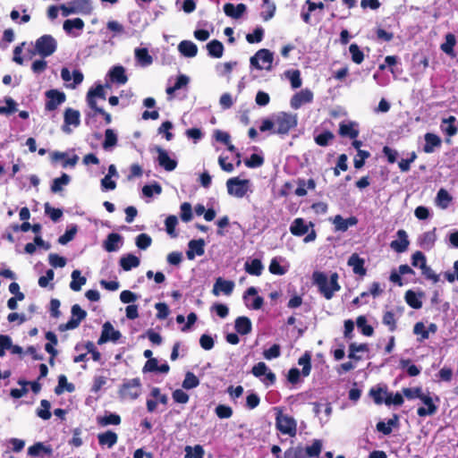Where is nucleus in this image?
<instances>
[{"label":"nucleus","mask_w":458,"mask_h":458,"mask_svg":"<svg viewBox=\"0 0 458 458\" xmlns=\"http://www.w3.org/2000/svg\"><path fill=\"white\" fill-rule=\"evenodd\" d=\"M455 44V36L452 33H447L445 35V41L443 44H441L440 49L449 56L454 57L456 55L454 50Z\"/></svg>","instance_id":"nucleus-41"},{"label":"nucleus","mask_w":458,"mask_h":458,"mask_svg":"<svg viewBox=\"0 0 458 458\" xmlns=\"http://www.w3.org/2000/svg\"><path fill=\"white\" fill-rule=\"evenodd\" d=\"M98 425H100L102 427H106L108 425L117 426L121 423V417H120V415H118L116 413H109L103 417H98Z\"/></svg>","instance_id":"nucleus-46"},{"label":"nucleus","mask_w":458,"mask_h":458,"mask_svg":"<svg viewBox=\"0 0 458 458\" xmlns=\"http://www.w3.org/2000/svg\"><path fill=\"white\" fill-rule=\"evenodd\" d=\"M398 415L394 414L392 419H389L387 422L378 421L376 425V428L378 432L384 434L385 436H388L392 433L393 427L398 426Z\"/></svg>","instance_id":"nucleus-34"},{"label":"nucleus","mask_w":458,"mask_h":458,"mask_svg":"<svg viewBox=\"0 0 458 458\" xmlns=\"http://www.w3.org/2000/svg\"><path fill=\"white\" fill-rule=\"evenodd\" d=\"M456 118L454 115H450L447 118H444L441 123V130L447 136L453 137L458 131V127L455 125Z\"/></svg>","instance_id":"nucleus-36"},{"label":"nucleus","mask_w":458,"mask_h":458,"mask_svg":"<svg viewBox=\"0 0 458 458\" xmlns=\"http://www.w3.org/2000/svg\"><path fill=\"white\" fill-rule=\"evenodd\" d=\"M223 9L225 15L228 17L239 19L245 13L246 6L244 4H238L237 5H234L232 3H226L224 4Z\"/></svg>","instance_id":"nucleus-27"},{"label":"nucleus","mask_w":458,"mask_h":458,"mask_svg":"<svg viewBox=\"0 0 458 458\" xmlns=\"http://www.w3.org/2000/svg\"><path fill=\"white\" fill-rule=\"evenodd\" d=\"M274 60L273 53L267 49L262 48L256 52V54L250 57V65L257 70H271Z\"/></svg>","instance_id":"nucleus-6"},{"label":"nucleus","mask_w":458,"mask_h":458,"mask_svg":"<svg viewBox=\"0 0 458 458\" xmlns=\"http://www.w3.org/2000/svg\"><path fill=\"white\" fill-rule=\"evenodd\" d=\"M276 428L284 435L290 437H295L297 433V423L296 420L289 416L284 415L282 412H278L276 417Z\"/></svg>","instance_id":"nucleus-7"},{"label":"nucleus","mask_w":458,"mask_h":458,"mask_svg":"<svg viewBox=\"0 0 458 458\" xmlns=\"http://www.w3.org/2000/svg\"><path fill=\"white\" fill-rule=\"evenodd\" d=\"M122 236L119 233H109L104 242V248L108 252L115 251L119 249L118 243L122 242Z\"/></svg>","instance_id":"nucleus-39"},{"label":"nucleus","mask_w":458,"mask_h":458,"mask_svg":"<svg viewBox=\"0 0 458 458\" xmlns=\"http://www.w3.org/2000/svg\"><path fill=\"white\" fill-rule=\"evenodd\" d=\"M45 95L47 98L45 109L47 111H55L66 100L65 94L58 89H49L46 91Z\"/></svg>","instance_id":"nucleus-10"},{"label":"nucleus","mask_w":458,"mask_h":458,"mask_svg":"<svg viewBox=\"0 0 458 458\" xmlns=\"http://www.w3.org/2000/svg\"><path fill=\"white\" fill-rule=\"evenodd\" d=\"M356 123L350 122L348 123L342 122L339 124L338 133L342 137H349L350 139H356L359 136V130L355 128Z\"/></svg>","instance_id":"nucleus-32"},{"label":"nucleus","mask_w":458,"mask_h":458,"mask_svg":"<svg viewBox=\"0 0 458 458\" xmlns=\"http://www.w3.org/2000/svg\"><path fill=\"white\" fill-rule=\"evenodd\" d=\"M234 328L236 332L242 335H248L252 329L251 321L248 317H238L234 322Z\"/></svg>","instance_id":"nucleus-29"},{"label":"nucleus","mask_w":458,"mask_h":458,"mask_svg":"<svg viewBox=\"0 0 458 458\" xmlns=\"http://www.w3.org/2000/svg\"><path fill=\"white\" fill-rule=\"evenodd\" d=\"M274 116L276 129L273 131V133L286 135L297 126L298 119L295 114L280 112Z\"/></svg>","instance_id":"nucleus-3"},{"label":"nucleus","mask_w":458,"mask_h":458,"mask_svg":"<svg viewBox=\"0 0 458 458\" xmlns=\"http://www.w3.org/2000/svg\"><path fill=\"white\" fill-rule=\"evenodd\" d=\"M177 224H178V219H177L176 216H174V215L168 216L165 221L166 233L169 235H171L172 237L177 236V234L175 233V227H176Z\"/></svg>","instance_id":"nucleus-64"},{"label":"nucleus","mask_w":458,"mask_h":458,"mask_svg":"<svg viewBox=\"0 0 458 458\" xmlns=\"http://www.w3.org/2000/svg\"><path fill=\"white\" fill-rule=\"evenodd\" d=\"M424 296V293L420 292L416 293L412 290H408L405 293L404 299L406 303L412 309L419 310L422 307L420 298Z\"/></svg>","instance_id":"nucleus-33"},{"label":"nucleus","mask_w":458,"mask_h":458,"mask_svg":"<svg viewBox=\"0 0 458 458\" xmlns=\"http://www.w3.org/2000/svg\"><path fill=\"white\" fill-rule=\"evenodd\" d=\"M420 400L427 406V407H419L417 410V415L419 417H426L434 415L437 411V406L434 403L432 397L429 394H423Z\"/></svg>","instance_id":"nucleus-16"},{"label":"nucleus","mask_w":458,"mask_h":458,"mask_svg":"<svg viewBox=\"0 0 458 458\" xmlns=\"http://www.w3.org/2000/svg\"><path fill=\"white\" fill-rule=\"evenodd\" d=\"M155 150L157 153V162L161 167H163L167 172L174 171L176 168L177 161L174 158H171L165 149L157 146Z\"/></svg>","instance_id":"nucleus-15"},{"label":"nucleus","mask_w":458,"mask_h":458,"mask_svg":"<svg viewBox=\"0 0 458 458\" xmlns=\"http://www.w3.org/2000/svg\"><path fill=\"white\" fill-rule=\"evenodd\" d=\"M323 448V444L320 439H314L310 445L303 447L299 445L297 446H291L285 450L284 454V458H313L319 456Z\"/></svg>","instance_id":"nucleus-2"},{"label":"nucleus","mask_w":458,"mask_h":458,"mask_svg":"<svg viewBox=\"0 0 458 458\" xmlns=\"http://www.w3.org/2000/svg\"><path fill=\"white\" fill-rule=\"evenodd\" d=\"M338 274L336 272L330 276L328 281L327 276L322 272H314L313 279L317 286L318 287L319 293L327 299L331 300L335 292L341 289L338 283Z\"/></svg>","instance_id":"nucleus-1"},{"label":"nucleus","mask_w":458,"mask_h":458,"mask_svg":"<svg viewBox=\"0 0 458 458\" xmlns=\"http://www.w3.org/2000/svg\"><path fill=\"white\" fill-rule=\"evenodd\" d=\"M61 78L63 81L68 82L73 80V82L70 85L71 88L74 89L77 85L81 84L84 79L83 73L80 70H74L72 75L71 74L68 68L64 67L61 70Z\"/></svg>","instance_id":"nucleus-24"},{"label":"nucleus","mask_w":458,"mask_h":458,"mask_svg":"<svg viewBox=\"0 0 458 458\" xmlns=\"http://www.w3.org/2000/svg\"><path fill=\"white\" fill-rule=\"evenodd\" d=\"M199 385V378L195 376L194 373L188 371L185 374L184 380L182 381V387L184 389H192L197 387Z\"/></svg>","instance_id":"nucleus-59"},{"label":"nucleus","mask_w":458,"mask_h":458,"mask_svg":"<svg viewBox=\"0 0 458 458\" xmlns=\"http://www.w3.org/2000/svg\"><path fill=\"white\" fill-rule=\"evenodd\" d=\"M141 394V381L139 377L124 380L118 390L122 400H135Z\"/></svg>","instance_id":"nucleus-5"},{"label":"nucleus","mask_w":458,"mask_h":458,"mask_svg":"<svg viewBox=\"0 0 458 458\" xmlns=\"http://www.w3.org/2000/svg\"><path fill=\"white\" fill-rule=\"evenodd\" d=\"M135 57L142 65H149L153 62L152 56L148 54L147 48H137L135 50Z\"/></svg>","instance_id":"nucleus-49"},{"label":"nucleus","mask_w":458,"mask_h":458,"mask_svg":"<svg viewBox=\"0 0 458 458\" xmlns=\"http://www.w3.org/2000/svg\"><path fill=\"white\" fill-rule=\"evenodd\" d=\"M332 223L335 232H346L350 226H354L358 224V218L353 216L344 218L341 215H336L332 219Z\"/></svg>","instance_id":"nucleus-17"},{"label":"nucleus","mask_w":458,"mask_h":458,"mask_svg":"<svg viewBox=\"0 0 458 458\" xmlns=\"http://www.w3.org/2000/svg\"><path fill=\"white\" fill-rule=\"evenodd\" d=\"M179 52L185 57H194L197 55L198 47L191 40H182L178 45Z\"/></svg>","instance_id":"nucleus-35"},{"label":"nucleus","mask_w":458,"mask_h":458,"mask_svg":"<svg viewBox=\"0 0 458 458\" xmlns=\"http://www.w3.org/2000/svg\"><path fill=\"white\" fill-rule=\"evenodd\" d=\"M397 236L399 240L392 241L390 243L391 248L398 253L404 252L409 246V240L406 232L403 229L398 230Z\"/></svg>","instance_id":"nucleus-23"},{"label":"nucleus","mask_w":458,"mask_h":458,"mask_svg":"<svg viewBox=\"0 0 458 458\" xmlns=\"http://www.w3.org/2000/svg\"><path fill=\"white\" fill-rule=\"evenodd\" d=\"M349 52L352 61L356 64H360L364 60V54L356 43H352L349 47Z\"/></svg>","instance_id":"nucleus-51"},{"label":"nucleus","mask_w":458,"mask_h":458,"mask_svg":"<svg viewBox=\"0 0 458 458\" xmlns=\"http://www.w3.org/2000/svg\"><path fill=\"white\" fill-rule=\"evenodd\" d=\"M121 337L122 334L120 331L115 330L113 325L109 321H106L102 327V332L100 337L98 340V344L101 345L107 343L108 341L116 343Z\"/></svg>","instance_id":"nucleus-12"},{"label":"nucleus","mask_w":458,"mask_h":458,"mask_svg":"<svg viewBox=\"0 0 458 458\" xmlns=\"http://www.w3.org/2000/svg\"><path fill=\"white\" fill-rule=\"evenodd\" d=\"M72 4H73L79 13L88 14L92 10L90 0H72Z\"/></svg>","instance_id":"nucleus-57"},{"label":"nucleus","mask_w":458,"mask_h":458,"mask_svg":"<svg viewBox=\"0 0 458 458\" xmlns=\"http://www.w3.org/2000/svg\"><path fill=\"white\" fill-rule=\"evenodd\" d=\"M424 139L423 151L428 154L434 152L435 148H439L442 144L440 137L431 132L426 133Z\"/></svg>","instance_id":"nucleus-28"},{"label":"nucleus","mask_w":458,"mask_h":458,"mask_svg":"<svg viewBox=\"0 0 458 458\" xmlns=\"http://www.w3.org/2000/svg\"><path fill=\"white\" fill-rule=\"evenodd\" d=\"M400 367L402 369H406L407 374L410 377H417L420 374V368L415 364H411V360L410 359H402L400 360Z\"/></svg>","instance_id":"nucleus-48"},{"label":"nucleus","mask_w":458,"mask_h":458,"mask_svg":"<svg viewBox=\"0 0 458 458\" xmlns=\"http://www.w3.org/2000/svg\"><path fill=\"white\" fill-rule=\"evenodd\" d=\"M205 241L203 239L191 240L188 243L186 256L188 259L192 260L195 256H202L205 253Z\"/></svg>","instance_id":"nucleus-20"},{"label":"nucleus","mask_w":458,"mask_h":458,"mask_svg":"<svg viewBox=\"0 0 458 458\" xmlns=\"http://www.w3.org/2000/svg\"><path fill=\"white\" fill-rule=\"evenodd\" d=\"M312 101L313 92L310 89H303L292 97L290 105L293 109L297 110L302 105L311 103Z\"/></svg>","instance_id":"nucleus-13"},{"label":"nucleus","mask_w":458,"mask_h":458,"mask_svg":"<svg viewBox=\"0 0 458 458\" xmlns=\"http://www.w3.org/2000/svg\"><path fill=\"white\" fill-rule=\"evenodd\" d=\"M298 364L302 366L301 375L308 377L311 371V354L310 352H305L303 355L299 358Z\"/></svg>","instance_id":"nucleus-43"},{"label":"nucleus","mask_w":458,"mask_h":458,"mask_svg":"<svg viewBox=\"0 0 458 458\" xmlns=\"http://www.w3.org/2000/svg\"><path fill=\"white\" fill-rule=\"evenodd\" d=\"M233 289V281L225 280L222 277H218L213 285L212 293L215 296H218L220 293H223L225 295H231Z\"/></svg>","instance_id":"nucleus-18"},{"label":"nucleus","mask_w":458,"mask_h":458,"mask_svg":"<svg viewBox=\"0 0 458 458\" xmlns=\"http://www.w3.org/2000/svg\"><path fill=\"white\" fill-rule=\"evenodd\" d=\"M208 53L211 57L220 58L224 54V45L217 39H213L207 44Z\"/></svg>","instance_id":"nucleus-40"},{"label":"nucleus","mask_w":458,"mask_h":458,"mask_svg":"<svg viewBox=\"0 0 458 458\" xmlns=\"http://www.w3.org/2000/svg\"><path fill=\"white\" fill-rule=\"evenodd\" d=\"M244 269L248 274L259 276L262 274L264 267L260 259H253L250 261L245 262Z\"/></svg>","instance_id":"nucleus-38"},{"label":"nucleus","mask_w":458,"mask_h":458,"mask_svg":"<svg viewBox=\"0 0 458 458\" xmlns=\"http://www.w3.org/2000/svg\"><path fill=\"white\" fill-rule=\"evenodd\" d=\"M347 265L352 267V271L355 275L364 276L367 273L365 267V260L360 258L357 253H353L348 259Z\"/></svg>","instance_id":"nucleus-21"},{"label":"nucleus","mask_w":458,"mask_h":458,"mask_svg":"<svg viewBox=\"0 0 458 458\" xmlns=\"http://www.w3.org/2000/svg\"><path fill=\"white\" fill-rule=\"evenodd\" d=\"M295 183L297 184V188L295 189L294 193L298 197L306 196L308 190L314 191L317 185L315 180L312 178L309 180H305L303 178H297Z\"/></svg>","instance_id":"nucleus-22"},{"label":"nucleus","mask_w":458,"mask_h":458,"mask_svg":"<svg viewBox=\"0 0 458 458\" xmlns=\"http://www.w3.org/2000/svg\"><path fill=\"white\" fill-rule=\"evenodd\" d=\"M70 182V176L66 174H63L60 177L54 179L51 185V191L54 193L59 192L63 190L62 186L68 184Z\"/></svg>","instance_id":"nucleus-58"},{"label":"nucleus","mask_w":458,"mask_h":458,"mask_svg":"<svg viewBox=\"0 0 458 458\" xmlns=\"http://www.w3.org/2000/svg\"><path fill=\"white\" fill-rule=\"evenodd\" d=\"M81 114L78 110L68 107L64 111V125L62 127L63 131L66 133H71L70 125H73L74 127H78L81 123Z\"/></svg>","instance_id":"nucleus-14"},{"label":"nucleus","mask_w":458,"mask_h":458,"mask_svg":"<svg viewBox=\"0 0 458 458\" xmlns=\"http://www.w3.org/2000/svg\"><path fill=\"white\" fill-rule=\"evenodd\" d=\"M120 266L124 271H130L131 269L140 266V259L133 254H127L120 259Z\"/></svg>","instance_id":"nucleus-37"},{"label":"nucleus","mask_w":458,"mask_h":458,"mask_svg":"<svg viewBox=\"0 0 458 458\" xmlns=\"http://www.w3.org/2000/svg\"><path fill=\"white\" fill-rule=\"evenodd\" d=\"M184 450L185 458H204L205 451L200 445H196L194 447L187 445Z\"/></svg>","instance_id":"nucleus-52"},{"label":"nucleus","mask_w":458,"mask_h":458,"mask_svg":"<svg viewBox=\"0 0 458 458\" xmlns=\"http://www.w3.org/2000/svg\"><path fill=\"white\" fill-rule=\"evenodd\" d=\"M413 334L418 335V341L423 342L429 337V330H427L423 322H417L413 327Z\"/></svg>","instance_id":"nucleus-55"},{"label":"nucleus","mask_w":458,"mask_h":458,"mask_svg":"<svg viewBox=\"0 0 458 458\" xmlns=\"http://www.w3.org/2000/svg\"><path fill=\"white\" fill-rule=\"evenodd\" d=\"M57 48V42L55 38L49 34H45L39 37L34 47L32 55H39L42 58L52 55Z\"/></svg>","instance_id":"nucleus-4"},{"label":"nucleus","mask_w":458,"mask_h":458,"mask_svg":"<svg viewBox=\"0 0 458 458\" xmlns=\"http://www.w3.org/2000/svg\"><path fill=\"white\" fill-rule=\"evenodd\" d=\"M41 454H52L50 446H46L43 443L38 442L28 448V454L33 457L39 456Z\"/></svg>","instance_id":"nucleus-42"},{"label":"nucleus","mask_w":458,"mask_h":458,"mask_svg":"<svg viewBox=\"0 0 458 458\" xmlns=\"http://www.w3.org/2000/svg\"><path fill=\"white\" fill-rule=\"evenodd\" d=\"M285 74L289 78L293 89H299L301 86L302 81L299 70H290Z\"/></svg>","instance_id":"nucleus-60"},{"label":"nucleus","mask_w":458,"mask_h":458,"mask_svg":"<svg viewBox=\"0 0 458 458\" xmlns=\"http://www.w3.org/2000/svg\"><path fill=\"white\" fill-rule=\"evenodd\" d=\"M382 322L384 325L388 327L389 331L391 332L395 331L397 328L395 315L392 310H388L384 313Z\"/></svg>","instance_id":"nucleus-61"},{"label":"nucleus","mask_w":458,"mask_h":458,"mask_svg":"<svg viewBox=\"0 0 458 458\" xmlns=\"http://www.w3.org/2000/svg\"><path fill=\"white\" fill-rule=\"evenodd\" d=\"M356 325L363 335L371 336L374 334V328L368 325L365 316H359L356 319Z\"/></svg>","instance_id":"nucleus-47"},{"label":"nucleus","mask_w":458,"mask_h":458,"mask_svg":"<svg viewBox=\"0 0 458 458\" xmlns=\"http://www.w3.org/2000/svg\"><path fill=\"white\" fill-rule=\"evenodd\" d=\"M451 201H452V197L446 190L440 189L437 191V202L440 208H446L449 206Z\"/></svg>","instance_id":"nucleus-54"},{"label":"nucleus","mask_w":458,"mask_h":458,"mask_svg":"<svg viewBox=\"0 0 458 458\" xmlns=\"http://www.w3.org/2000/svg\"><path fill=\"white\" fill-rule=\"evenodd\" d=\"M313 226L314 224L312 222L307 225L302 217H297L291 224L290 232L293 235L301 237L308 233L309 228Z\"/></svg>","instance_id":"nucleus-19"},{"label":"nucleus","mask_w":458,"mask_h":458,"mask_svg":"<svg viewBox=\"0 0 458 458\" xmlns=\"http://www.w3.org/2000/svg\"><path fill=\"white\" fill-rule=\"evenodd\" d=\"M436 240V228H434L431 231L425 232L420 236L419 244L422 249L429 250L433 248Z\"/></svg>","instance_id":"nucleus-31"},{"label":"nucleus","mask_w":458,"mask_h":458,"mask_svg":"<svg viewBox=\"0 0 458 458\" xmlns=\"http://www.w3.org/2000/svg\"><path fill=\"white\" fill-rule=\"evenodd\" d=\"M86 284V277L81 276L80 270H73L72 273V282L70 288L74 292H79L81 286Z\"/></svg>","instance_id":"nucleus-44"},{"label":"nucleus","mask_w":458,"mask_h":458,"mask_svg":"<svg viewBox=\"0 0 458 458\" xmlns=\"http://www.w3.org/2000/svg\"><path fill=\"white\" fill-rule=\"evenodd\" d=\"M71 313V318L66 323L59 325V331L64 332L67 330H72L77 328L80 326L81 322L84 320L87 317V312L83 309H81V307L79 304H74L72 306Z\"/></svg>","instance_id":"nucleus-8"},{"label":"nucleus","mask_w":458,"mask_h":458,"mask_svg":"<svg viewBox=\"0 0 458 458\" xmlns=\"http://www.w3.org/2000/svg\"><path fill=\"white\" fill-rule=\"evenodd\" d=\"M40 405H41V408L38 409L36 411L37 415L44 420H49L52 416V414L50 412V408H51L50 402L46 399H43L40 402Z\"/></svg>","instance_id":"nucleus-53"},{"label":"nucleus","mask_w":458,"mask_h":458,"mask_svg":"<svg viewBox=\"0 0 458 458\" xmlns=\"http://www.w3.org/2000/svg\"><path fill=\"white\" fill-rule=\"evenodd\" d=\"M96 98L106 99V92L104 87L98 84L94 89H90L87 93V103L90 108L98 106L96 101Z\"/></svg>","instance_id":"nucleus-25"},{"label":"nucleus","mask_w":458,"mask_h":458,"mask_svg":"<svg viewBox=\"0 0 458 458\" xmlns=\"http://www.w3.org/2000/svg\"><path fill=\"white\" fill-rule=\"evenodd\" d=\"M110 81L117 84H125L128 81V77L125 73V69L122 65H115L108 72Z\"/></svg>","instance_id":"nucleus-26"},{"label":"nucleus","mask_w":458,"mask_h":458,"mask_svg":"<svg viewBox=\"0 0 458 458\" xmlns=\"http://www.w3.org/2000/svg\"><path fill=\"white\" fill-rule=\"evenodd\" d=\"M262 6L265 10L260 13V16L263 21H267L274 17L276 6L270 0H263Z\"/></svg>","instance_id":"nucleus-45"},{"label":"nucleus","mask_w":458,"mask_h":458,"mask_svg":"<svg viewBox=\"0 0 458 458\" xmlns=\"http://www.w3.org/2000/svg\"><path fill=\"white\" fill-rule=\"evenodd\" d=\"M98 444L101 446L113 447L118 441V436L115 432L107 430L98 435Z\"/></svg>","instance_id":"nucleus-30"},{"label":"nucleus","mask_w":458,"mask_h":458,"mask_svg":"<svg viewBox=\"0 0 458 458\" xmlns=\"http://www.w3.org/2000/svg\"><path fill=\"white\" fill-rule=\"evenodd\" d=\"M389 393L387 392L386 388L382 387H372L369 390V395L373 398L375 403L377 404H382L385 403L384 396H387Z\"/></svg>","instance_id":"nucleus-50"},{"label":"nucleus","mask_w":458,"mask_h":458,"mask_svg":"<svg viewBox=\"0 0 458 458\" xmlns=\"http://www.w3.org/2000/svg\"><path fill=\"white\" fill-rule=\"evenodd\" d=\"M84 25V21L81 18H74L64 21V30L69 33L72 29L82 30Z\"/></svg>","instance_id":"nucleus-62"},{"label":"nucleus","mask_w":458,"mask_h":458,"mask_svg":"<svg viewBox=\"0 0 458 458\" xmlns=\"http://www.w3.org/2000/svg\"><path fill=\"white\" fill-rule=\"evenodd\" d=\"M250 181L247 179L241 180L238 177H233L227 180L226 187L230 195L237 198H242L249 190Z\"/></svg>","instance_id":"nucleus-9"},{"label":"nucleus","mask_w":458,"mask_h":458,"mask_svg":"<svg viewBox=\"0 0 458 458\" xmlns=\"http://www.w3.org/2000/svg\"><path fill=\"white\" fill-rule=\"evenodd\" d=\"M243 300L248 308L255 310L261 309L264 304V299L258 295V290L254 286H250L245 291Z\"/></svg>","instance_id":"nucleus-11"},{"label":"nucleus","mask_w":458,"mask_h":458,"mask_svg":"<svg viewBox=\"0 0 458 458\" xmlns=\"http://www.w3.org/2000/svg\"><path fill=\"white\" fill-rule=\"evenodd\" d=\"M117 144V136L112 129H106L105 131V140L103 148L105 149L110 148Z\"/></svg>","instance_id":"nucleus-63"},{"label":"nucleus","mask_w":458,"mask_h":458,"mask_svg":"<svg viewBox=\"0 0 458 458\" xmlns=\"http://www.w3.org/2000/svg\"><path fill=\"white\" fill-rule=\"evenodd\" d=\"M335 138V135L330 131H325L314 138L316 144L320 147H326Z\"/></svg>","instance_id":"nucleus-56"}]
</instances>
